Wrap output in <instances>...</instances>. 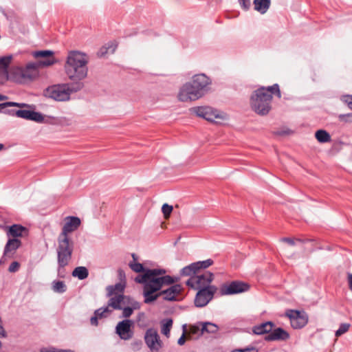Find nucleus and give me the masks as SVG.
Listing matches in <instances>:
<instances>
[{"instance_id":"48","label":"nucleus","mask_w":352,"mask_h":352,"mask_svg":"<svg viewBox=\"0 0 352 352\" xmlns=\"http://www.w3.org/2000/svg\"><path fill=\"white\" fill-rule=\"evenodd\" d=\"M281 241H283V242H285V243H287L288 244L291 245H294L295 244L294 243V239H291V238H282L280 239Z\"/></svg>"},{"instance_id":"54","label":"nucleus","mask_w":352,"mask_h":352,"mask_svg":"<svg viewBox=\"0 0 352 352\" xmlns=\"http://www.w3.org/2000/svg\"><path fill=\"white\" fill-rule=\"evenodd\" d=\"M7 99V96L0 94V101L5 100Z\"/></svg>"},{"instance_id":"25","label":"nucleus","mask_w":352,"mask_h":352,"mask_svg":"<svg viewBox=\"0 0 352 352\" xmlns=\"http://www.w3.org/2000/svg\"><path fill=\"white\" fill-rule=\"evenodd\" d=\"M125 285L122 283H118L114 285H109L107 287V296H111L113 295L123 294Z\"/></svg>"},{"instance_id":"9","label":"nucleus","mask_w":352,"mask_h":352,"mask_svg":"<svg viewBox=\"0 0 352 352\" xmlns=\"http://www.w3.org/2000/svg\"><path fill=\"white\" fill-rule=\"evenodd\" d=\"M54 53L52 50H41L33 52V56L38 59L36 63H34L36 65L38 70L40 67H47L56 63Z\"/></svg>"},{"instance_id":"22","label":"nucleus","mask_w":352,"mask_h":352,"mask_svg":"<svg viewBox=\"0 0 352 352\" xmlns=\"http://www.w3.org/2000/svg\"><path fill=\"white\" fill-rule=\"evenodd\" d=\"M109 297L110 298L108 301L109 307L116 310L122 309V305L124 304V299L126 298V296L123 294H118Z\"/></svg>"},{"instance_id":"36","label":"nucleus","mask_w":352,"mask_h":352,"mask_svg":"<svg viewBox=\"0 0 352 352\" xmlns=\"http://www.w3.org/2000/svg\"><path fill=\"white\" fill-rule=\"evenodd\" d=\"M173 210V208L172 206L168 205V204H164L162 207V211L164 214V217L166 219H168L170 214Z\"/></svg>"},{"instance_id":"28","label":"nucleus","mask_w":352,"mask_h":352,"mask_svg":"<svg viewBox=\"0 0 352 352\" xmlns=\"http://www.w3.org/2000/svg\"><path fill=\"white\" fill-rule=\"evenodd\" d=\"M198 271L195 266V263H191L190 265L184 267L181 270L180 274L184 276H195L197 274Z\"/></svg>"},{"instance_id":"34","label":"nucleus","mask_w":352,"mask_h":352,"mask_svg":"<svg viewBox=\"0 0 352 352\" xmlns=\"http://www.w3.org/2000/svg\"><path fill=\"white\" fill-rule=\"evenodd\" d=\"M213 263H214V261L211 258H208L205 261H197V262L195 263L198 272H200L201 270L208 268V267L211 266Z\"/></svg>"},{"instance_id":"45","label":"nucleus","mask_w":352,"mask_h":352,"mask_svg":"<svg viewBox=\"0 0 352 352\" xmlns=\"http://www.w3.org/2000/svg\"><path fill=\"white\" fill-rule=\"evenodd\" d=\"M41 352H74V351L72 350H70V349L56 350L55 349H43L41 351Z\"/></svg>"},{"instance_id":"42","label":"nucleus","mask_w":352,"mask_h":352,"mask_svg":"<svg viewBox=\"0 0 352 352\" xmlns=\"http://www.w3.org/2000/svg\"><path fill=\"white\" fill-rule=\"evenodd\" d=\"M190 331L192 334H202L201 323L199 325H193L190 327Z\"/></svg>"},{"instance_id":"29","label":"nucleus","mask_w":352,"mask_h":352,"mask_svg":"<svg viewBox=\"0 0 352 352\" xmlns=\"http://www.w3.org/2000/svg\"><path fill=\"white\" fill-rule=\"evenodd\" d=\"M316 140L320 143H326L331 141V135L323 129L318 130L315 133Z\"/></svg>"},{"instance_id":"53","label":"nucleus","mask_w":352,"mask_h":352,"mask_svg":"<svg viewBox=\"0 0 352 352\" xmlns=\"http://www.w3.org/2000/svg\"><path fill=\"white\" fill-rule=\"evenodd\" d=\"M8 110L7 109V106H1V104H0V112H4L6 113H8Z\"/></svg>"},{"instance_id":"20","label":"nucleus","mask_w":352,"mask_h":352,"mask_svg":"<svg viewBox=\"0 0 352 352\" xmlns=\"http://www.w3.org/2000/svg\"><path fill=\"white\" fill-rule=\"evenodd\" d=\"M21 245V241L18 239H9L4 248L3 256L5 257H12L16 250Z\"/></svg>"},{"instance_id":"38","label":"nucleus","mask_w":352,"mask_h":352,"mask_svg":"<svg viewBox=\"0 0 352 352\" xmlns=\"http://www.w3.org/2000/svg\"><path fill=\"white\" fill-rule=\"evenodd\" d=\"M350 324L348 323H342L340 325L339 329L336 331V336L339 337L347 332L349 329Z\"/></svg>"},{"instance_id":"56","label":"nucleus","mask_w":352,"mask_h":352,"mask_svg":"<svg viewBox=\"0 0 352 352\" xmlns=\"http://www.w3.org/2000/svg\"><path fill=\"white\" fill-rule=\"evenodd\" d=\"M116 48V45H114V46L112 47V50H111V52L112 53L114 52Z\"/></svg>"},{"instance_id":"2","label":"nucleus","mask_w":352,"mask_h":352,"mask_svg":"<svg viewBox=\"0 0 352 352\" xmlns=\"http://www.w3.org/2000/svg\"><path fill=\"white\" fill-rule=\"evenodd\" d=\"M80 219L77 217L69 216L65 218V223L62 232L58 236L57 262L58 272L67 266L71 259L74 251V242L69 239V234L76 230L80 225Z\"/></svg>"},{"instance_id":"49","label":"nucleus","mask_w":352,"mask_h":352,"mask_svg":"<svg viewBox=\"0 0 352 352\" xmlns=\"http://www.w3.org/2000/svg\"><path fill=\"white\" fill-rule=\"evenodd\" d=\"M186 342L185 333L179 338L177 343L179 345H183Z\"/></svg>"},{"instance_id":"55","label":"nucleus","mask_w":352,"mask_h":352,"mask_svg":"<svg viewBox=\"0 0 352 352\" xmlns=\"http://www.w3.org/2000/svg\"><path fill=\"white\" fill-rule=\"evenodd\" d=\"M4 148V144L0 143V151Z\"/></svg>"},{"instance_id":"1","label":"nucleus","mask_w":352,"mask_h":352,"mask_svg":"<svg viewBox=\"0 0 352 352\" xmlns=\"http://www.w3.org/2000/svg\"><path fill=\"white\" fill-rule=\"evenodd\" d=\"M165 274L164 269H147L144 274L135 278V282L143 284L144 303L150 304L159 298L157 292L163 286L171 285L179 279Z\"/></svg>"},{"instance_id":"32","label":"nucleus","mask_w":352,"mask_h":352,"mask_svg":"<svg viewBox=\"0 0 352 352\" xmlns=\"http://www.w3.org/2000/svg\"><path fill=\"white\" fill-rule=\"evenodd\" d=\"M113 310V309L111 307H109V304H107V306L104 307H101L96 310L94 314L96 316H99L100 318H102L110 315Z\"/></svg>"},{"instance_id":"31","label":"nucleus","mask_w":352,"mask_h":352,"mask_svg":"<svg viewBox=\"0 0 352 352\" xmlns=\"http://www.w3.org/2000/svg\"><path fill=\"white\" fill-rule=\"evenodd\" d=\"M201 333L204 331L208 333H216L218 331V327L215 324L211 322L201 323Z\"/></svg>"},{"instance_id":"44","label":"nucleus","mask_w":352,"mask_h":352,"mask_svg":"<svg viewBox=\"0 0 352 352\" xmlns=\"http://www.w3.org/2000/svg\"><path fill=\"white\" fill-rule=\"evenodd\" d=\"M19 268V264L16 261L12 262L9 266L8 270L10 272H15L18 271Z\"/></svg>"},{"instance_id":"30","label":"nucleus","mask_w":352,"mask_h":352,"mask_svg":"<svg viewBox=\"0 0 352 352\" xmlns=\"http://www.w3.org/2000/svg\"><path fill=\"white\" fill-rule=\"evenodd\" d=\"M173 326V320L166 319L162 322V329L161 332L166 337H169L170 329Z\"/></svg>"},{"instance_id":"35","label":"nucleus","mask_w":352,"mask_h":352,"mask_svg":"<svg viewBox=\"0 0 352 352\" xmlns=\"http://www.w3.org/2000/svg\"><path fill=\"white\" fill-rule=\"evenodd\" d=\"M12 60V56H6L0 58V69L8 70Z\"/></svg>"},{"instance_id":"33","label":"nucleus","mask_w":352,"mask_h":352,"mask_svg":"<svg viewBox=\"0 0 352 352\" xmlns=\"http://www.w3.org/2000/svg\"><path fill=\"white\" fill-rule=\"evenodd\" d=\"M67 287L63 281L57 280L52 283V289L56 293H64L66 291Z\"/></svg>"},{"instance_id":"7","label":"nucleus","mask_w":352,"mask_h":352,"mask_svg":"<svg viewBox=\"0 0 352 352\" xmlns=\"http://www.w3.org/2000/svg\"><path fill=\"white\" fill-rule=\"evenodd\" d=\"M213 278V274L210 272L207 271L201 274L200 272H198L195 276L190 277L186 283V285L194 289L200 290L202 288L210 287L211 286L210 284L212 281Z\"/></svg>"},{"instance_id":"46","label":"nucleus","mask_w":352,"mask_h":352,"mask_svg":"<svg viewBox=\"0 0 352 352\" xmlns=\"http://www.w3.org/2000/svg\"><path fill=\"white\" fill-rule=\"evenodd\" d=\"M344 102L347 104L348 107L352 109V96H347L345 97Z\"/></svg>"},{"instance_id":"43","label":"nucleus","mask_w":352,"mask_h":352,"mask_svg":"<svg viewBox=\"0 0 352 352\" xmlns=\"http://www.w3.org/2000/svg\"><path fill=\"white\" fill-rule=\"evenodd\" d=\"M239 2L245 10H248L251 5L250 0H239Z\"/></svg>"},{"instance_id":"39","label":"nucleus","mask_w":352,"mask_h":352,"mask_svg":"<svg viewBox=\"0 0 352 352\" xmlns=\"http://www.w3.org/2000/svg\"><path fill=\"white\" fill-rule=\"evenodd\" d=\"M7 106V108L9 107H30V106L26 103H19V102H7L4 103H1V106Z\"/></svg>"},{"instance_id":"57","label":"nucleus","mask_w":352,"mask_h":352,"mask_svg":"<svg viewBox=\"0 0 352 352\" xmlns=\"http://www.w3.org/2000/svg\"><path fill=\"white\" fill-rule=\"evenodd\" d=\"M132 256H133V259L135 260V254H132Z\"/></svg>"},{"instance_id":"18","label":"nucleus","mask_w":352,"mask_h":352,"mask_svg":"<svg viewBox=\"0 0 352 352\" xmlns=\"http://www.w3.org/2000/svg\"><path fill=\"white\" fill-rule=\"evenodd\" d=\"M181 292V285L179 284H175L170 286L167 289L157 292V294H159V297L163 296V298L166 300L173 301L177 300V297L179 296Z\"/></svg>"},{"instance_id":"17","label":"nucleus","mask_w":352,"mask_h":352,"mask_svg":"<svg viewBox=\"0 0 352 352\" xmlns=\"http://www.w3.org/2000/svg\"><path fill=\"white\" fill-rule=\"evenodd\" d=\"M8 113L15 116L18 118H21L25 120H33L37 122H42L44 120L43 116L36 111L30 110H9Z\"/></svg>"},{"instance_id":"41","label":"nucleus","mask_w":352,"mask_h":352,"mask_svg":"<svg viewBox=\"0 0 352 352\" xmlns=\"http://www.w3.org/2000/svg\"><path fill=\"white\" fill-rule=\"evenodd\" d=\"M258 349L254 346L246 347L244 349H234L231 352H258Z\"/></svg>"},{"instance_id":"12","label":"nucleus","mask_w":352,"mask_h":352,"mask_svg":"<svg viewBox=\"0 0 352 352\" xmlns=\"http://www.w3.org/2000/svg\"><path fill=\"white\" fill-rule=\"evenodd\" d=\"M144 340L147 346L152 352H158L162 346V342L157 331L153 328L146 330Z\"/></svg>"},{"instance_id":"19","label":"nucleus","mask_w":352,"mask_h":352,"mask_svg":"<svg viewBox=\"0 0 352 352\" xmlns=\"http://www.w3.org/2000/svg\"><path fill=\"white\" fill-rule=\"evenodd\" d=\"M289 338V334L283 328L278 327L272 329V331L265 337V340L270 341H285Z\"/></svg>"},{"instance_id":"5","label":"nucleus","mask_w":352,"mask_h":352,"mask_svg":"<svg viewBox=\"0 0 352 352\" xmlns=\"http://www.w3.org/2000/svg\"><path fill=\"white\" fill-rule=\"evenodd\" d=\"M83 87L82 82L57 84L47 87L43 91V94L45 97L56 101H67L70 99L72 93L80 91Z\"/></svg>"},{"instance_id":"51","label":"nucleus","mask_w":352,"mask_h":352,"mask_svg":"<svg viewBox=\"0 0 352 352\" xmlns=\"http://www.w3.org/2000/svg\"><path fill=\"white\" fill-rule=\"evenodd\" d=\"M346 117H352V114H341L339 116V119L341 121H346L345 119Z\"/></svg>"},{"instance_id":"15","label":"nucleus","mask_w":352,"mask_h":352,"mask_svg":"<svg viewBox=\"0 0 352 352\" xmlns=\"http://www.w3.org/2000/svg\"><path fill=\"white\" fill-rule=\"evenodd\" d=\"M192 111L197 116L210 122H214L217 118H224L223 116L219 114L217 110H214L210 107H197L193 108Z\"/></svg>"},{"instance_id":"13","label":"nucleus","mask_w":352,"mask_h":352,"mask_svg":"<svg viewBox=\"0 0 352 352\" xmlns=\"http://www.w3.org/2000/svg\"><path fill=\"white\" fill-rule=\"evenodd\" d=\"M133 322L129 319H125L119 322L116 327V333L120 339L129 340L133 336Z\"/></svg>"},{"instance_id":"40","label":"nucleus","mask_w":352,"mask_h":352,"mask_svg":"<svg viewBox=\"0 0 352 352\" xmlns=\"http://www.w3.org/2000/svg\"><path fill=\"white\" fill-rule=\"evenodd\" d=\"M10 78L8 70L0 69V85L3 84Z\"/></svg>"},{"instance_id":"10","label":"nucleus","mask_w":352,"mask_h":352,"mask_svg":"<svg viewBox=\"0 0 352 352\" xmlns=\"http://www.w3.org/2000/svg\"><path fill=\"white\" fill-rule=\"evenodd\" d=\"M285 316L289 318L291 325L294 329H301L308 322V316L305 312L288 309L285 312Z\"/></svg>"},{"instance_id":"21","label":"nucleus","mask_w":352,"mask_h":352,"mask_svg":"<svg viewBox=\"0 0 352 352\" xmlns=\"http://www.w3.org/2000/svg\"><path fill=\"white\" fill-rule=\"evenodd\" d=\"M28 230L26 228L21 225L14 224L8 228L7 235L8 236H12L13 239H16L17 237L23 236L24 234H27Z\"/></svg>"},{"instance_id":"11","label":"nucleus","mask_w":352,"mask_h":352,"mask_svg":"<svg viewBox=\"0 0 352 352\" xmlns=\"http://www.w3.org/2000/svg\"><path fill=\"white\" fill-rule=\"evenodd\" d=\"M217 290V288L215 286L199 290L195 298V306L197 307L206 306L212 299Z\"/></svg>"},{"instance_id":"24","label":"nucleus","mask_w":352,"mask_h":352,"mask_svg":"<svg viewBox=\"0 0 352 352\" xmlns=\"http://www.w3.org/2000/svg\"><path fill=\"white\" fill-rule=\"evenodd\" d=\"M131 307H122V317L125 318H129L133 313V310L140 309V304L135 301L131 300L128 302Z\"/></svg>"},{"instance_id":"14","label":"nucleus","mask_w":352,"mask_h":352,"mask_svg":"<svg viewBox=\"0 0 352 352\" xmlns=\"http://www.w3.org/2000/svg\"><path fill=\"white\" fill-rule=\"evenodd\" d=\"M249 285L241 281H232L228 285H223L220 289L221 295H232L248 291Z\"/></svg>"},{"instance_id":"3","label":"nucleus","mask_w":352,"mask_h":352,"mask_svg":"<svg viewBox=\"0 0 352 352\" xmlns=\"http://www.w3.org/2000/svg\"><path fill=\"white\" fill-rule=\"evenodd\" d=\"M276 94L281 97L280 91L278 84L267 87H261L255 90L250 97V106L252 110L260 116L267 115L271 110L272 95Z\"/></svg>"},{"instance_id":"4","label":"nucleus","mask_w":352,"mask_h":352,"mask_svg":"<svg viewBox=\"0 0 352 352\" xmlns=\"http://www.w3.org/2000/svg\"><path fill=\"white\" fill-rule=\"evenodd\" d=\"M87 63L85 54L77 51L69 52L65 65L68 78L74 82H82L81 80L87 76Z\"/></svg>"},{"instance_id":"50","label":"nucleus","mask_w":352,"mask_h":352,"mask_svg":"<svg viewBox=\"0 0 352 352\" xmlns=\"http://www.w3.org/2000/svg\"><path fill=\"white\" fill-rule=\"evenodd\" d=\"M348 284L350 290L352 292V274H348Z\"/></svg>"},{"instance_id":"26","label":"nucleus","mask_w":352,"mask_h":352,"mask_svg":"<svg viewBox=\"0 0 352 352\" xmlns=\"http://www.w3.org/2000/svg\"><path fill=\"white\" fill-rule=\"evenodd\" d=\"M254 9L261 14L265 13L270 6V0H254Z\"/></svg>"},{"instance_id":"47","label":"nucleus","mask_w":352,"mask_h":352,"mask_svg":"<svg viewBox=\"0 0 352 352\" xmlns=\"http://www.w3.org/2000/svg\"><path fill=\"white\" fill-rule=\"evenodd\" d=\"M100 318H99V316H96L95 314H94V316L91 317V319H90V322H91V324L92 325H98V319Z\"/></svg>"},{"instance_id":"16","label":"nucleus","mask_w":352,"mask_h":352,"mask_svg":"<svg viewBox=\"0 0 352 352\" xmlns=\"http://www.w3.org/2000/svg\"><path fill=\"white\" fill-rule=\"evenodd\" d=\"M191 82L204 96L208 91L211 80L206 74H199L192 76Z\"/></svg>"},{"instance_id":"52","label":"nucleus","mask_w":352,"mask_h":352,"mask_svg":"<svg viewBox=\"0 0 352 352\" xmlns=\"http://www.w3.org/2000/svg\"><path fill=\"white\" fill-rule=\"evenodd\" d=\"M145 317V314L143 312H140L138 314L137 320L140 322L142 318Z\"/></svg>"},{"instance_id":"27","label":"nucleus","mask_w":352,"mask_h":352,"mask_svg":"<svg viewBox=\"0 0 352 352\" xmlns=\"http://www.w3.org/2000/svg\"><path fill=\"white\" fill-rule=\"evenodd\" d=\"M89 272L85 267L80 266L76 267L72 272V276L80 280H84L88 277Z\"/></svg>"},{"instance_id":"37","label":"nucleus","mask_w":352,"mask_h":352,"mask_svg":"<svg viewBox=\"0 0 352 352\" xmlns=\"http://www.w3.org/2000/svg\"><path fill=\"white\" fill-rule=\"evenodd\" d=\"M129 267H131V269L134 271L135 272H143V274H144V272L147 270V269H144V267H143V265L140 263H131L129 264Z\"/></svg>"},{"instance_id":"23","label":"nucleus","mask_w":352,"mask_h":352,"mask_svg":"<svg viewBox=\"0 0 352 352\" xmlns=\"http://www.w3.org/2000/svg\"><path fill=\"white\" fill-rule=\"evenodd\" d=\"M274 327L272 322H265L253 327V332L257 335H262L265 333H270Z\"/></svg>"},{"instance_id":"8","label":"nucleus","mask_w":352,"mask_h":352,"mask_svg":"<svg viewBox=\"0 0 352 352\" xmlns=\"http://www.w3.org/2000/svg\"><path fill=\"white\" fill-rule=\"evenodd\" d=\"M201 97L202 95L191 82L183 85L177 95L178 100L184 102L195 101Z\"/></svg>"},{"instance_id":"6","label":"nucleus","mask_w":352,"mask_h":352,"mask_svg":"<svg viewBox=\"0 0 352 352\" xmlns=\"http://www.w3.org/2000/svg\"><path fill=\"white\" fill-rule=\"evenodd\" d=\"M38 76V70L36 68V65L33 63L27 64L25 67H12L10 71V78L20 84L32 81Z\"/></svg>"}]
</instances>
